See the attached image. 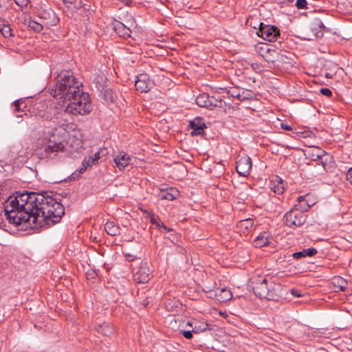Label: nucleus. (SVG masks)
I'll return each mask as SVG.
<instances>
[{"label":"nucleus","instance_id":"1","mask_svg":"<svg viewBox=\"0 0 352 352\" xmlns=\"http://www.w3.org/2000/svg\"><path fill=\"white\" fill-rule=\"evenodd\" d=\"M52 193L25 191L9 197L4 204L9 222L16 226L28 222L35 228L59 222L65 214V208Z\"/></svg>","mask_w":352,"mask_h":352},{"label":"nucleus","instance_id":"2","mask_svg":"<svg viewBox=\"0 0 352 352\" xmlns=\"http://www.w3.org/2000/svg\"><path fill=\"white\" fill-rule=\"evenodd\" d=\"M82 83L71 71H63L58 76L57 82L50 91L54 97L68 102L65 111L74 115H85L91 110L89 95L81 89Z\"/></svg>","mask_w":352,"mask_h":352},{"label":"nucleus","instance_id":"3","mask_svg":"<svg viewBox=\"0 0 352 352\" xmlns=\"http://www.w3.org/2000/svg\"><path fill=\"white\" fill-rule=\"evenodd\" d=\"M250 287L254 294L260 298L276 301L281 296L280 285L265 277L259 276L251 281Z\"/></svg>","mask_w":352,"mask_h":352},{"label":"nucleus","instance_id":"4","mask_svg":"<svg viewBox=\"0 0 352 352\" xmlns=\"http://www.w3.org/2000/svg\"><path fill=\"white\" fill-rule=\"evenodd\" d=\"M50 136L47 141L43 145V155L47 157H54L59 153H63L65 151V144L61 141L56 140L54 132Z\"/></svg>","mask_w":352,"mask_h":352},{"label":"nucleus","instance_id":"5","mask_svg":"<svg viewBox=\"0 0 352 352\" xmlns=\"http://www.w3.org/2000/svg\"><path fill=\"white\" fill-rule=\"evenodd\" d=\"M37 14L39 20L47 28L56 25L59 21L55 12L47 4H41L38 6Z\"/></svg>","mask_w":352,"mask_h":352},{"label":"nucleus","instance_id":"6","mask_svg":"<svg viewBox=\"0 0 352 352\" xmlns=\"http://www.w3.org/2000/svg\"><path fill=\"white\" fill-rule=\"evenodd\" d=\"M306 219L307 215L296 206L284 216L285 225L291 228H296L303 225Z\"/></svg>","mask_w":352,"mask_h":352},{"label":"nucleus","instance_id":"7","mask_svg":"<svg viewBox=\"0 0 352 352\" xmlns=\"http://www.w3.org/2000/svg\"><path fill=\"white\" fill-rule=\"evenodd\" d=\"M196 104L201 107L208 109H214L216 107L223 108L226 104L221 98H217L214 96L204 93L197 96L195 100Z\"/></svg>","mask_w":352,"mask_h":352},{"label":"nucleus","instance_id":"8","mask_svg":"<svg viewBox=\"0 0 352 352\" xmlns=\"http://www.w3.org/2000/svg\"><path fill=\"white\" fill-rule=\"evenodd\" d=\"M257 34L263 39L272 42L275 41L280 36V31L275 26L264 25L263 23H260Z\"/></svg>","mask_w":352,"mask_h":352},{"label":"nucleus","instance_id":"9","mask_svg":"<svg viewBox=\"0 0 352 352\" xmlns=\"http://www.w3.org/2000/svg\"><path fill=\"white\" fill-rule=\"evenodd\" d=\"M252 166V160L246 155L241 156L236 162V172L243 177H247L250 174Z\"/></svg>","mask_w":352,"mask_h":352},{"label":"nucleus","instance_id":"10","mask_svg":"<svg viewBox=\"0 0 352 352\" xmlns=\"http://www.w3.org/2000/svg\"><path fill=\"white\" fill-rule=\"evenodd\" d=\"M151 270L147 262H142L138 270L134 274L133 278L137 283H145L150 279Z\"/></svg>","mask_w":352,"mask_h":352},{"label":"nucleus","instance_id":"11","mask_svg":"<svg viewBox=\"0 0 352 352\" xmlns=\"http://www.w3.org/2000/svg\"><path fill=\"white\" fill-rule=\"evenodd\" d=\"M135 87L137 91L146 93L150 91L153 87V82L147 74H141L137 76Z\"/></svg>","mask_w":352,"mask_h":352},{"label":"nucleus","instance_id":"12","mask_svg":"<svg viewBox=\"0 0 352 352\" xmlns=\"http://www.w3.org/2000/svg\"><path fill=\"white\" fill-rule=\"evenodd\" d=\"M276 59H267L268 63H272L274 65V67L282 68L285 65H292V58L287 56V54H290L287 52H280L276 53Z\"/></svg>","mask_w":352,"mask_h":352},{"label":"nucleus","instance_id":"13","mask_svg":"<svg viewBox=\"0 0 352 352\" xmlns=\"http://www.w3.org/2000/svg\"><path fill=\"white\" fill-rule=\"evenodd\" d=\"M298 204H296L295 206L302 212L307 211L310 207L313 206L316 204L315 199L309 194L300 196L298 197Z\"/></svg>","mask_w":352,"mask_h":352},{"label":"nucleus","instance_id":"14","mask_svg":"<svg viewBox=\"0 0 352 352\" xmlns=\"http://www.w3.org/2000/svg\"><path fill=\"white\" fill-rule=\"evenodd\" d=\"M179 196V191L174 187H168L165 189H160L158 197L161 199L173 201Z\"/></svg>","mask_w":352,"mask_h":352},{"label":"nucleus","instance_id":"15","mask_svg":"<svg viewBox=\"0 0 352 352\" xmlns=\"http://www.w3.org/2000/svg\"><path fill=\"white\" fill-rule=\"evenodd\" d=\"M101 151H98L94 155L89 156L88 158H85L82 162V165L79 168V173H84L87 168L91 167L93 165L98 164L100 159Z\"/></svg>","mask_w":352,"mask_h":352},{"label":"nucleus","instance_id":"16","mask_svg":"<svg viewBox=\"0 0 352 352\" xmlns=\"http://www.w3.org/2000/svg\"><path fill=\"white\" fill-rule=\"evenodd\" d=\"M188 126L192 129L191 135L192 136L204 133L206 124L200 118H195L190 121Z\"/></svg>","mask_w":352,"mask_h":352},{"label":"nucleus","instance_id":"17","mask_svg":"<svg viewBox=\"0 0 352 352\" xmlns=\"http://www.w3.org/2000/svg\"><path fill=\"white\" fill-rule=\"evenodd\" d=\"M113 161L116 167L121 170L129 164L131 157L127 153L122 151L119 152L118 154L114 157Z\"/></svg>","mask_w":352,"mask_h":352},{"label":"nucleus","instance_id":"18","mask_svg":"<svg viewBox=\"0 0 352 352\" xmlns=\"http://www.w3.org/2000/svg\"><path fill=\"white\" fill-rule=\"evenodd\" d=\"M308 156L313 161L321 160V163L325 168L326 162L323 160V157L327 156V154L324 151L318 147H315L308 151Z\"/></svg>","mask_w":352,"mask_h":352},{"label":"nucleus","instance_id":"19","mask_svg":"<svg viewBox=\"0 0 352 352\" xmlns=\"http://www.w3.org/2000/svg\"><path fill=\"white\" fill-rule=\"evenodd\" d=\"M215 296L217 300L221 302L230 300L232 296L231 292L225 287L221 289H217L215 292Z\"/></svg>","mask_w":352,"mask_h":352},{"label":"nucleus","instance_id":"20","mask_svg":"<svg viewBox=\"0 0 352 352\" xmlns=\"http://www.w3.org/2000/svg\"><path fill=\"white\" fill-rule=\"evenodd\" d=\"M96 329L98 333L102 335L108 336L113 333V327L107 322L99 323L96 327Z\"/></svg>","mask_w":352,"mask_h":352},{"label":"nucleus","instance_id":"21","mask_svg":"<svg viewBox=\"0 0 352 352\" xmlns=\"http://www.w3.org/2000/svg\"><path fill=\"white\" fill-rule=\"evenodd\" d=\"M267 232H263L260 234L254 241V245L256 248H262L270 243V237Z\"/></svg>","mask_w":352,"mask_h":352},{"label":"nucleus","instance_id":"22","mask_svg":"<svg viewBox=\"0 0 352 352\" xmlns=\"http://www.w3.org/2000/svg\"><path fill=\"white\" fill-rule=\"evenodd\" d=\"M318 253V251L314 248L302 250V251L294 252L292 256L296 259H299L305 256H313Z\"/></svg>","mask_w":352,"mask_h":352},{"label":"nucleus","instance_id":"23","mask_svg":"<svg viewBox=\"0 0 352 352\" xmlns=\"http://www.w3.org/2000/svg\"><path fill=\"white\" fill-rule=\"evenodd\" d=\"M193 324L194 327L192 329V331H193L195 333H200L207 331L208 329H210L209 328L208 324L205 321H199L195 320Z\"/></svg>","mask_w":352,"mask_h":352},{"label":"nucleus","instance_id":"24","mask_svg":"<svg viewBox=\"0 0 352 352\" xmlns=\"http://www.w3.org/2000/svg\"><path fill=\"white\" fill-rule=\"evenodd\" d=\"M107 233L111 236H116L120 234V228L113 221H107L104 225Z\"/></svg>","mask_w":352,"mask_h":352},{"label":"nucleus","instance_id":"25","mask_svg":"<svg viewBox=\"0 0 352 352\" xmlns=\"http://www.w3.org/2000/svg\"><path fill=\"white\" fill-rule=\"evenodd\" d=\"M270 188L275 192L278 195L283 193L284 192V186L283 183V180L279 177H276V179L271 182Z\"/></svg>","mask_w":352,"mask_h":352},{"label":"nucleus","instance_id":"26","mask_svg":"<svg viewBox=\"0 0 352 352\" xmlns=\"http://www.w3.org/2000/svg\"><path fill=\"white\" fill-rule=\"evenodd\" d=\"M114 30L121 36H130V29L120 22L118 21L115 23Z\"/></svg>","mask_w":352,"mask_h":352},{"label":"nucleus","instance_id":"27","mask_svg":"<svg viewBox=\"0 0 352 352\" xmlns=\"http://www.w3.org/2000/svg\"><path fill=\"white\" fill-rule=\"evenodd\" d=\"M333 283L336 287L339 288L340 291H345L347 287V282L340 276L334 277Z\"/></svg>","mask_w":352,"mask_h":352},{"label":"nucleus","instance_id":"28","mask_svg":"<svg viewBox=\"0 0 352 352\" xmlns=\"http://www.w3.org/2000/svg\"><path fill=\"white\" fill-rule=\"evenodd\" d=\"M144 213H147L148 216L150 218V221L153 224L156 225L159 228H162L165 232H168L170 230L166 226H165L162 222H161L159 219H156L153 214L148 212L147 210H144Z\"/></svg>","mask_w":352,"mask_h":352},{"label":"nucleus","instance_id":"29","mask_svg":"<svg viewBox=\"0 0 352 352\" xmlns=\"http://www.w3.org/2000/svg\"><path fill=\"white\" fill-rule=\"evenodd\" d=\"M254 221L252 219H246L238 222L237 227L241 230H248L253 226Z\"/></svg>","mask_w":352,"mask_h":352},{"label":"nucleus","instance_id":"30","mask_svg":"<svg viewBox=\"0 0 352 352\" xmlns=\"http://www.w3.org/2000/svg\"><path fill=\"white\" fill-rule=\"evenodd\" d=\"M44 26L45 25L40 20L39 21L32 20L28 21V27L38 32H41Z\"/></svg>","mask_w":352,"mask_h":352},{"label":"nucleus","instance_id":"31","mask_svg":"<svg viewBox=\"0 0 352 352\" xmlns=\"http://www.w3.org/2000/svg\"><path fill=\"white\" fill-rule=\"evenodd\" d=\"M254 93L250 90L241 89L239 100L240 101L248 100L254 97Z\"/></svg>","mask_w":352,"mask_h":352},{"label":"nucleus","instance_id":"32","mask_svg":"<svg viewBox=\"0 0 352 352\" xmlns=\"http://www.w3.org/2000/svg\"><path fill=\"white\" fill-rule=\"evenodd\" d=\"M0 32L6 38L12 36V29L9 25L0 23Z\"/></svg>","mask_w":352,"mask_h":352},{"label":"nucleus","instance_id":"33","mask_svg":"<svg viewBox=\"0 0 352 352\" xmlns=\"http://www.w3.org/2000/svg\"><path fill=\"white\" fill-rule=\"evenodd\" d=\"M68 8L78 9L80 6V0H63Z\"/></svg>","mask_w":352,"mask_h":352},{"label":"nucleus","instance_id":"34","mask_svg":"<svg viewBox=\"0 0 352 352\" xmlns=\"http://www.w3.org/2000/svg\"><path fill=\"white\" fill-rule=\"evenodd\" d=\"M104 97L107 101L113 102L116 98L115 94L111 89L104 91Z\"/></svg>","mask_w":352,"mask_h":352},{"label":"nucleus","instance_id":"35","mask_svg":"<svg viewBox=\"0 0 352 352\" xmlns=\"http://www.w3.org/2000/svg\"><path fill=\"white\" fill-rule=\"evenodd\" d=\"M80 8H82L85 11L87 12H94L96 6L94 5H91L90 1L87 3H82L80 1Z\"/></svg>","mask_w":352,"mask_h":352},{"label":"nucleus","instance_id":"36","mask_svg":"<svg viewBox=\"0 0 352 352\" xmlns=\"http://www.w3.org/2000/svg\"><path fill=\"white\" fill-rule=\"evenodd\" d=\"M14 2L21 8H24L25 9H28V8H30V0H14Z\"/></svg>","mask_w":352,"mask_h":352},{"label":"nucleus","instance_id":"37","mask_svg":"<svg viewBox=\"0 0 352 352\" xmlns=\"http://www.w3.org/2000/svg\"><path fill=\"white\" fill-rule=\"evenodd\" d=\"M241 89L239 88H233L228 91V94L232 98L239 99Z\"/></svg>","mask_w":352,"mask_h":352},{"label":"nucleus","instance_id":"38","mask_svg":"<svg viewBox=\"0 0 352 352\" xmlns=\"http://www.w3.org/2000/svg\"><path fill=\"white\" fill-rule=\"evenodd\" d=\"M194 332L191 330H181L180 333L186 339H191L192 338V333Z\"/></svg>","mask_w":352,"mask_h":352},{"label":"nucleus","instance_id":"39","mask_svg":"<svg viewBox=\"0 0 352 352\" xmlns=\"http://www.w3.org/2000/svg\"><path fill=\"white\" fill-rule=\"evenodd\" d=\"M320 92L324 95V96H327L328 98H330L332 96V91L331 89H329V88H321L320 89Z\"/></svg>","mask_w":352,"mask_h":352},{"label":"nucleus","instance_id":"40","mask_svg":"<svg viewBox=\"0 0 352 352\" xmlns=\"http://www.w3.org/2000/svg\"><path fill=\"white\" fill-rule=\"evenodd\" d=\"M296 6L298 9H303L306 8L307 1L306 0H297Z\"/></svg>","mask_w":352,"mask_h":352},{"label":"nucleus","instance_id":"41","mask_svg":"<svg viewBox=\"0 0 352 352\" xmlns=\"http://www.w3.org/2000/svg\"><path fill=\"white\" fill-rule=\"evenodd\" d=\"M20 100H16L14 101L13 104L14 106V111L15 112H21V108H20V104H21Z\"/></svg>","mask_w":352,"mask_h":352},{"label":"nucleus","instance_id":"42","mask_svg":"<svg viewBox=\"0 0 352 352\" xmlns=\"http://www.w3.org/2000/svg\"><path fill=\"white\" fill-rule=\"evenodd\" d=\"M265 52H266V54L264 55V54H261L262 56L264 57V58L267 60V59H272L271 57H269L268 56V54H271V53H276V52L274 50H270L269 48L266 49L265 50Z\"/></svg>","mask_w":352,"mask_h":352},{"label":"nucleus","instance_id":"43","mask_svg":"<svg viewBox=\"0 0 352 352\" xmlns=\"http://www.w3.org/2000/svg\"><path fill=\"white\" fill-rule=\"evenodd\" d=\"M346 179L352 184V167L346 172Z\"/></svg>","mask_w":352,"mask_h":352},{"label":"nucleus","instance_id":"44","mask_svg":"<svg viewBox=\"0 0 352 352\" xmlns=\"http://www.w3.org/2000/svg\"><path fill=\"white\" fill-rule=\"evenodd\" d=\"M173 301L171 300H168L165 302V307L168 311H171L173 305H172Z\"/></svg>","mask_w":352,"mask_h":352},{"label":"nucleus","instance_id":"45","mask_svg":"<svg viewBox=\"0 0 352 352\" xmlns=\"http://www.w3.org/2000/svg\"><path fill=\"white\" fill-rule=\"evenodd\" d=\"M281 128L287 131H291L292 129L290 126L283 123L281 124Z\"/></svg>","mask_w":352,"mask_h":352},{"label":"nucleus","instance_id":"46","mask_svg":"<svg viewBox=\"0 0 352 352\" xmlns=\"http://www.w3.org/2000/svg\"><path fill=\"white\" fill-rule=\"evenodd\" d=\"M291 294L294 296H300V294L298 293L297 290L292 289Z\"/></svg>","mask_w":352,"mask_h":352},{"label":"nucleus","instance_id":"47","mask_svg":"<svg viewBox=\"0 0 352 352\" xmlns=\"http://www.w3.org/2000/svg\"><path fill=\"white\" fill-rule=\"evenodd\" d=\"M195 320H192L190 321L187 322L186 326H188V327H191L192 329L194 327V324H194V321Z\"/></svg>","mask_w":352,"mask_h":352},{"label":"nucleus","instance_id":"48","mask_svg":"<svg viewBox=\"0 0 352 352\" xmlns=\"http://www.w3.org/2000/svg\"><path fill=\"white\" fill-rule=\"evenodd\" d=\"M318 25L321 29H324V28H325L324 23L321 21H319V23H318Z\"/></svg>","mask_w":352,"mask_h":352},{"label":"nucleus","instance_id":"49","mask_svg":"<svg viewBox=\"0 0 352 352\" xmlns=\"http://www.w3.org/2000/svg\"><path fill=\"white\" fill-rule=\"evenodd\" d=\"M126 256L127 260H128L129 261H133V258H132V256H131V255H129V254H127Z\"/></svg>","mask_w":352,"mask_h":352},{"label":"nucleus","instance_id":"50","mask_svg":"<svg viewBox=\"0 0 352 352\" xmlns=\"http://www.w3.org/2000/svg\"><path fill=\"white\" fill-rule=\"evenodd\" d=\"M316 36H318V37H319V36H322V33L321 32V31H320V32H319V33H317V34H316Z\"/></svg>","mask_w":352,"mask_h":352},{"label":"nucleus","instance_id":"51","mask_svg":"<svg viewBox=\"0 0 352 352\" xmlns=\"http://www.w3.org/2000/svg\"><path fill=\"white\" fill-rule=\"evenodd\" d=\"M16 117L21 118L23 117V114H16Z\"/></svg>","mask_w":352,"mask_h":352},{"label":"nucleus","instance_id":"52","mask_svg":"<svg viewBox=\"0 0 352 352\" xmlns=\"http://www.w3.org/2000/svg\"><path fill=\"white\" fill-rule=\"evenodd\" d=\"M325 76L327 78H330L331 77V76L328 73L326 74Z\"/></svg>","mask_w":352,"mask_h":352}]
</instances>
